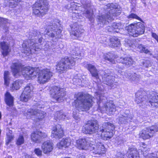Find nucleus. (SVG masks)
<instances>
[{"label":"nucleus","mask_w":158,"mask_h":158,"mask_svg":"<svg viewBox=\"0 0 158 158\" xmlns=\"http://www.w3.org/2000/svg\"><path fill=\"white\" fill-rule=\"evenodd\" d=\"M11 69L15 77H18L23 75L27 80L36 76L39 72L38 81L40 84H44L48 82L52 76V73L49 69H46L40 71L38 68L23 67L19 61L13 63L11 66Z\"/></svg>","instance_id":"nucleus-1"},{"label":"nucleus","mask_w":158,"mask_h":158,"mask_svg":"<svg viewBox=\"0 0 158 158\" xmlns=\"http://www.w3.org/2000/svg\"><path fill=\"white\" fill-rule=\"evenodd\" d=\"M114 126L109 122H105L102 124V128L99 130V125L97 120L89 121L82 128L83 133L87 134H92L98 132V137L104 140H108L110 139L114 134Z\"/></svg>","instance_id":"nucleus-2"},{"label":"nucleus","mask_w":158,"mask_h":158,"mask_svg":"<svg viewBox=\"0 0 158 158\" xmlns=\"http://www.w3.org/2000/svg\"><path fill=\"white\" fill-rule=\"evenodd\" d=\"M92 138L86 139H80L76 140V145L77 148L79 149L87 150L89 149L91 152L95 154H102L106 152L103 143L98 140L94 141Z\"/></svg>","instance_id":"nucleus-3"},{"label":"nucleus","mask_w":158,"mask_h":158,"mask_svg":"<svg viewBox=\"0 0 158 158\" xmlns=\"http://www.w3.org/2000/svg\"><path fill=\"white\" fill-rule=\"evenodd\" d=\"M76 98L72 104L79 111L89 110L94 102V98L87 93L79 92L76 95Z\"/></svg>","instance_id":"nucleus-4"},{"label":"nucleus","mask_w":158,"mask_h":158,"mask_svg":"<svg viewBox=\"0 0 158 158\" xmlns=\"http://www.w3.org/2000/svg\"><path fill=\"white\" fill-rule=\"evenodd\" d=\"M119 7L116 3H109L105 6V12L97 16L98 22L100 23L105 24L114 19V17L119 15L121 13V10Z\"/></svg>","instance_id":"nucleus-5"},{"label":"nucleus","mask_w":158,"mask_h":158,"mask_svg":"<svg viewBox=\"0 0 158 158\" xmlns=\"http://www.w3.org/2000/svg\"><path fill=\"white\" fill-rule=\"evenodd\" d=\"M71 53L73 56L65 57L62 59L56 65V69L57 71L60 73H63L67 69H71L75 65L76 59L79 58L77 57L80 56L81 55L79 51L76 50H73Z\"/></svg>","instance_id":"nucleus-6"},{"label":"nucleus","mask_w":158,"mask_h":158,"mask_svg":"<svg viewBox=\"0 0 158 158\" xmlns=\"http://www.w3.org/2000/svg\"><path fill=\"white\" fill-rule=\"evenodd\" d=\"M96 98L98 105V110L102 113L105 112L107 114H113L116 111L115 106L112 101L107 100L106 97L95 94Z\"/></svg>","instance_id":"nucleus-7"},{"label":"nucleus","mask_w":158,"mask_h":158,"mask_svg":"<svg viewBox=\"0 0 158 158\" xmlns=\"http://www.w3.org/2000/svg\"><path fill=\"white\" fill-rule=\"evenodd\" d=\"M42 106L40 105H35L33 106L32 108L28 109L25 115L27 118H31L35 122L42 120L46 115V113L39 110Z\"/></svg>","instance_id":"nucleus-8"},{"label":"nucleus","mask_w":158,"mask_h":158,"mask_svg":"<svg viewBox=\"0 0 158 158\" xmlns=\"http://www.w3.org/2000/svg\"><path fill=\"white\" fill-rule=\"evenodd\" d=\"M46 31L47 35L54 39L60 38L61 37V30L59 22L51 23L47 27Z\"/></svg>","instance_id":"nucleus-9"},{"label":"nucleus","mask_w":158,"mask_h":158,"mask_svg":"<svg viewBox=\"0 0 158 158\" xmlns=\"http://www.w3.org/2000/svg\"><path fill=\"white\" fill-rule=\"evenodd\" d=\"M125 29L130 35L134 37L143 34L144 32V26L140 22L132 24L126 27Z\"/></svg>","instance_id":"nucleus-10"},{"label":"nucleus","mask_w":158,"mask_h":158,"mask_svg":"<svg viewBox=\"0 0 158 158\" xmlns=\"http://www.w3.org/2000/svg\"><path fill=\"white\" fill-rule=\"evenodd\" d=\"M35 6L33 13L38 16H43L46 14L48 9V4L47 0L38 1Z\"/></svg>","instance_id":"nucleus-11"},{"label":"nucleus","mask_w":158,"mask_h":158,"mask_svg":"<svg viewBox=\"0 0 158 158\" xmlns=\"http://www.w3.org/2000/svg\"><path fill=\"white\" fill-rule=\"evenodd\" d=\"M22 47L24 49L22 52H24L28 56L30 53H36V51L40 49V45H39L37 43H34L29 39L27 42L23 43Z\"/></svg>","instance_id":"nucleus-12"},{"label":"nucleus","mask_w":158,"mask_h":158,"mask_svg":"<svg viewBox=\"0 0 158 158\" xmlns=\"http://www.w3.org/2000/svg\"><path fill=\"white\" fill-rule=\"evenodd\" d=\"M158 131V125H154L143 130L139 133L140 138L144 140L149 139L152 137L154 134Z\"/></svg>","instance_id":"nucleus-13"},{"label":"nucleus","mask_w":158,"mask_h":158,"mask_svg":"<svg viewBox=\"0 0 158 158\" xmlns=\"http://www.w3.org/2000/svg\"><path fill=\"white\" fill-rule=\"evenodd\" d=\"M52 97L56 101L61 102L63 100L66 93L63 88L55 86L50 90Z\"/></svg>","instance_id":"nucleus-14"},{"label":"nucleus","mask_w":158,"mask_h":158,"mask_svg":"<svg viewBox=\"0 0 158 158\" xmlns=\"http://www.w3.org/2000/svg\"><path fill=\"white\" fill-rule=\"evenodd\" d=\"M102 80L103 83L109 86L111 89H114L116 87V83L114 82V77L111 74H104L102 76Z\"/></svg>","instance_id":"nucleus-15"},{"label":"nucleus","mask_w":158,"mask_h":158,"mask_svg":"<svg viewBox=\"0 0 158 158\" xmlns=\"http://www.w3.org/2000/svg\"><path fill=\"white\" fill-rule=\"evenodd\" d=\"M32 90V86L31 85H27L25 87L24 90L20 96L21 101L27 102L31 98V93Z\"/></svg>","instance_id":"nucleus-16"},{"label":"nucleus","mask_w":158,"mask_h":158,"mask_svg":"<svg viewBox=\"0 0 158 158\" xmlns=\"http://www.w3.org/2000/svg\"><path fill=\"white\" fill-rule=\"evenodd\" d=\"M47 136L46 133L38 131L32 133L31 135L32 140L36 143H40L43 139L45 138Z\"/></svg>","instance_id":"nucleus-17"},{"label":"nucleus","mask_w":158,"mask_h":158,"mask_svg":"<svg viewBox=\"0 0 158 158\" xmlns=\"http://www.w3.org/2000/svg\"><path fill=\"white\" fill-rule=\"evenodd\" d=\"M63 135V131L60 125L58 124L53 127L51 135L52 137L59 139L62 137Z\"/></svg>","instance_id":"nucleus-18"},{"label":"nucleus","mask_w":158,"mask_h":158,"mask_svg":"<svg viewBox=\"0 0 158 158\" xmlns=\"http://www.w3.org/2000/svg\"><path fill=\"white\" fill-rule=\"evenodd\" d=\"M84 31L80 29L79 26L75 23L71 28L70 35L72 37L76 39L82 36Z\"/></svg>","instance_id":"nucleus-19"},{"label":"nucleus","mask_w":158,"mask_h":158,"mask_svg":"<svg viewBox=\"0 0 158 158\" xmlns=\"http://www.w3.org/2000/svg\"><path fill=\"white\" fill-rule=\"evenodd\" d=\"M118 73L123 76V78H127L131 81H137L140 77V75L135 73L131 74L130 73H125L120 70L118 71Z\"/></svg>","instance_id":"nucleus-20"},{"label":"nucleus","mask_w":158,"mask_h":158,"mask_svg":"<svg viewBox=\"0 0 158 158\" xmlns=\"http://www.w3.org/2000/svg\"><path fill=\"white\" fill-rule=\"evenodd\" d=\"M85 10L84 13L85 15V16L88 18L89 20L91 22L94 21V15L93 11L91 10L90 4L88 3L84 6Z\"/></svg>","instance_id":"nucleus-21"},{"label":"nucleus","mask_w":158,"mask_h":158,"mask_svg":"<svg viewBox=\"0 0 158 158\" xmlns=\"http://www.w3.org/2000/svg\"><path fill=\"white\" fill-rule=\"evenodd\" d=\"M147 102L151 104L152 106L155 107H158V95L155 93H152L147 97Z\"/></svg>","instance_id":"nucleus-22"},{"label":"nucleus","mask_w":158,"mask_h":158,"mask_svg":"<svg viewBox=\"0 0 158 158\" xmlns=\"http://www.w3.org/2000/svg\"><path fill=\"white\" fill-rule=\"evenodd\" d=\"M144 92L141 91H138L135 94V102L138 104L142 102L143 103H146L147 102V97L144 96Z\"/></svg>","instance_id":"nucleus-23"},{"label":"nucleus","mask_w":158,"mask_h":158,"mask_svg":"<svg viewBox=\"0 0 158 158\" xmlns=\"http://www.w3.org/2000/svg\"><path fill=\"white\" fill-rule=\"evenodd\" d=\"M41 148L44 153H49L53 149V144L49 141H45L42 144Z\"/></svg>","instance_id":"nucleus-24"},{"label":"nucleus","mask_w":158,"mask_h":158,"mask_svg":"<svg viewBox=\"0 0 158 158\" xmlns=\"http://www.w3.org/2000/svg\"><path fill=\"white\" fill-rule=\"evenodd\" d=\"M85 76H81L80 74L74 75L72 79L73 83L77 85H80L81 83H85Z\"/></svg>","instance_id":"nucleus-25"},{"label":"nucleus","mask_w":158,"mask_h":158,"mask_svg":"<svg viewBox=\"0 0 158 158\" xmlns=\"http://www.w3.org/2000/svg\"><path fill=\"white\" fill-rule=\"evenodd\" d=\"M71 140L69 138L63 139L57 144V147L59 149H62L63 148H67L71 144Z\"/></svg>","instance_id":"nucleus-26"},{"label":"nucleus","mask_w":158,"mask_h":158,"mask_svg":"<svg viewBox=\"0 0 158 158\" xmlns=\"http://www.w3.org/2000/svg\"><path fill=\"white\" fill-rule=\"evenodd\" d=\"M0 46L2 50V52L3 55L4 56L7 55L10 51L7 44L3 41L0 43Z\"/></svg>","instance_id":"nucleus-27"},{"label":"nucleus","mask_w":158,"mask_h":158,"mask_svg":"<svg viewBox=\"0 0 158 158\" xmlns=\"http://www.w3.org/2000/svg\"><path fill=\"white\" fill-rule=\"evenodd\" d=\"M87 68L93 77L96 79L99 78L98 71L94 66L90 64H87Z\"/></svg>","instance_id":"nucleus-28"},{"label":"nucleus","mask_w":158,"mask_h":158,"mask_svg":"<svg viewBox=\"0 0 158 158\" xmlns=\"http://www.w3.org/2000/svg\"><path fill=\"white\" fill-rule=\"evenodd\" d=\"M118 62L124 64L128 67L130 66L134 63V60L130 57H121L119 59V61Z\"/></svg>","instance_id":"nucleus-29"},{"label":"nucleus","mask_w":158,"mask_h":158,"mask_svg":"<svg viewBox=\"0 0 158 158\" xmlns=\"http://www.w3.org/2000/svg\"><path fill=\"white\" fill-rule=\"evenodd\" d=\"M124 115H120L117 119V121L119 124H123L125 123L126 122L128 121H131V118L128 117V115L124 114Z\"/></svg>","instance_id":"nucleus-30"},{"label":"nucleus","mask_w":158,"mask_h":158,"mask_svg":"<svg viewBox=\"0 0 158 158\" xmlns=\"http://www.w3.org/2000/svg\"><path fill=\"white\" fill-rule=\"evenodd\" d=\"M122 26L120 23H113L111 27L109 26L108 27V31L110 32L114 31L116 32H119L120 30L122 28Z\"/></svg>","instance_id":"nucleus-31"},{"label":"nucleus","mask_w":158,"mask_h":158,"mask_svg":"<svg viewBox=\"0 0 158 158\" xmlns=\"http://www.w3.org/2000/svg\"><path fill=\"white\" fill-rule=\"evenodd\" d=\"M127 152L128 158H139L138 152L134 148H129Z\"/></svg>","instance_id":"nucleus-32"},{"label":"nucleus","mask_w":158,"mask_h":158,"mask_svg":"<svg viewBox=\"0 0 158 158\" xmlns=\"http://www.w3.org/2000/svg\"><path fill=\"white\" fill-rule=\"evenodd\" d=\"M111 42L110 45L112 47L115 48H119L120 47L121 44L119 40L116 37H112L110 39Z\"/></svg>","instance_id":"nucleus-33"},{"label":"nucleus","mask_w":158,"mask_h":158,"mask_svg":"<svg viewBox=\"0 0 158 158\" xmlns=\"http://www.w3.org/2000/svg\"><path fill=\"white\" fill-rule=\"evenodd\" d=\"M5 102L6 104L10 106H13V98L8 92H7L5 94Z\"/></svg>","instance_id":"nucleus-34"},{"label":"nucleus","mask_w":158,"mask_h":158,"mask_svg":"<svg viewBox=\"0 0 158 158\" xmlns=\"http://www.w3.org/2000/svg\"><path fill=\"white\" fill-rule=\"evenodd\" d=\"M104 58L105 60H108L112 63L114 64L115 63L114 59L116 56L113 53H109L106 54L104 55Z\"/></svg>","instance_id":"nucleus-35"},{"label":"nucleus","mask_w":158,"mask_h":158,"mask_svg":"<svg viewBox=\"0 0 158 158\" xmlns=\"http://www.w3.org/2000/svg\"><path fill=\"white\" fill-rule=\"evenodd\" d=\"M66 118H68L66 117V115L60 112H56L54 115V118L56 121L63 120L65 119Z\"/></svg>","instance_id":"nucleus-36"},{"label":"nucleus","mask_w":158,"mask_h":158,"mask_svg":"<svg viewBox=\"0 0 158 158\" xmlns=\"http://www.w3.org/2000/svg\"><path fill=\"white\" fill-rule=\"evenodd\" d=\"M138 51L141 52H144L145 53H148L150 55H152V53L148 49L146 48L142 44H140L138 45L137 47Z\"/></svg>","instance_id":"nucleus-37"},{"label":"nucleus","mask_w":158,"mask_h":158,"mask_svg":"<svg viewBox=\"0 0 158 158\" xmlns=\"http://www.w3.org/2000/svg\"><path fill=\"white\" fill-rule=\"evenodd\" d=\"M23 82L21 81L17 80L14 82L12 84V88L13 90H18L21 86Z\"/></svg>","instance_id":"nucleus-38"},{"label":"nucleus","mask_w":158,"mask_h":158,"mask_svg":"<svg viewBox=\"0 0 158 158\" xmlns=\"http://www.w3.org/2000/svg\"><path fill=\"white\" fill-rule=\"evenodd\" d=\"M8 2L7 5L11 8H14L17 5V3L20 2L21 0H6Z\"/></svg>","instance_id":"nucleus-39"},{"label":"nucleus","mask_w":158,"mask_h":158,"mask_svg":"<svg viewBox=\"0 0 158 158\" xmlns=\"http://www.w3.org/2000/svg\"><path fill=\"white\" fill-rule=\"evenodd\" d=\"M10 73L8 71H5L4 73V84L6 86H8L9 84Z\"/></svg>","instance_id":"nucleus-40"},{"label":"nucleus","mask_w":158,"mask_h":158,"mask_svg":"<svg viewBox=\"0 0 158 158\" xmlns=\"http://www.w3.org/2000/svg\"><path fill=\"white\" fill-rule=\"evenodd\" d=\"M140 150L142 151V152H143L142 153L144 156H146V154L147 152L146 151L148 150V148L147 145L144 143H142V145L140 146Z\"/></svg>","instance_id":"nucleus-41"},{"label":"nucleus","mask_w":158,"mask_h":158,"mask_svg":"<svg viewBox=\"0 0 158 158\" xmlns=\"http://www.w3.org/2000/svg\"><path fill=\"white\" fill-rule=\"evenodd\" d=\"M24 142V139L23 135H20L17 138L16 144L18 145H20L23 144Z\"/></svg>","instance_id":"nucleus-42"},{"label":"nucleus","mask_w":158,"mask_h":158,"mask_svg":"<svg viewBox=\"0 0 158 158\" xmlns=\"http://www.w3.org/2000/svg\"><path fill=\"white\" fill-rule=\"evenodd\" d=\"M40 35H41L40 32L37 31H34L30 33L29 37L31 39L32 37V36L40 37Z\"/></svg>","instance_id":"nucleus-43"},{"label":"nucleus","mask_w":158,"mask_h":158,"mask_svg":"<svg viewBox=\"0 0 158 158\" xmlns=\"http://www.w3.org/2000/svg\"><path fill=\"white\" fill-rule=\"evenodd\" d=\"M74 110H74L73 112V118L77 122H78V121H80L81 119L79 117V112H76Z\"/></svg>","instance_id":"nucleus-44"},{"label":"nucleus","mask_w":158,"mask_h":158,"mask_svg":"<svg viewBox=\"0 0 158 158\" xmlns=\"http://www.w3.org/2000/svg\"><path fill=\"white\" fill-rule=\"evenodd\" d=\"M128 19H137L139 20L140 18L136 15L134 13H131L127 16Z\"/></svg>","instance_id":"nucleus-45"},{"label":"nucleus","mask_w":158,"mask_h":158,"mask_svg":"<svg viewBox=\"0 0 158 158\" xmlns=\"http://www.w3.org/2000/svg\"><path fill=\"white\" fill-rule=\"evenodd\" d=\"M6 19L0 17V27H4V24L7 22Z\"/></svg>","instance_id":"nucleus-46"},{"label":"nucleus","mask_w":158,"mask_h":158,"mask_svg":"<svg viewBox=\"0 0 158 158\" xmlns=\"http://www.w3.org/2000/svg\"><path fill=\"white\" fill-rule=\"evenodd\" d=\"M7 139L6 141V143L7 144L10 142V141L13 139L14 136L11 134H7Z\"/></svg>","instance_id":"nucleus-47"},{"label":"nucleus","mask_w":158,"mask_h":158,"mask_svg":"<svg viewBox=\"0 0 158 158\" xmlns=\"http://www.w3.org/2000/svg\"><path fill=\"white\" fill-rule=\"evenodd\" d=\"M158 152L157 154L154 153L149 154L145 158H158L157 157Z\"/></svg>","instance_id":"nucleus-48"},{"label":"nucleus","mask_w":158,"mask_h":158,"mask_svg":"<svg viewBox=\"0 0 158 158\" xmlns=\"http://www.w3.org/2000/svg\"><path fill=\"white\" fill-rule=\"evenodd\" d=\"M34 152L38 156H41L42 155V151L39 148H35Z\"/></svg>","instance_id":"nucleus-49"},{"label":"nucleus","mask_w":158,"mask_h":158,"mask_svg":"<svg viewBox=\"0 0 158 158\" xmlns=\"http://www.w3.org/2000/svg\"><path fill=\"white\" fill-rule=\"evenodd\" d=\"M127 43L128 45L129 46L132 48H134L135 47V45L133 44V42L132 41H130L129 40H127Z\"/></svg>","instance_id":"nucleus-50"},{"label":"nucleus","mask_w":158,"mask_h":158,"mask_svg":"<svg viewBox=\"0 0 158 158\" xmlns=\"http://www.w3.org/2000/svg\"><path fill=\"white\" fill-rule=\"evenodd\" d=\"M152 37L155 39L158 43V35L154 33H152Z\"/></svg>","instance_id":"nucleus-51"},{"label":"nucleus","mask_w":158,"mask_h":158,"mask_svg":"<svg viewBox=\"0 0 158 158\" xmlns=\"http://www.w3.org/2000/svg\"><path fill=\"white\" fill-rule=\"evenodd\" d=\"M116 156L117 157V158H124V157H122L123 155L120 152L118 153L116 155Z\"/></svg>","instance_id":"nucleus-52"},{"label":"nucleus","mask_w":158,"mask_h":158,"mask_svg":"<svg viewBox=\"0 0 158 158\" xmlns=\"http://www.w3.org/2000/svg\"><path fill=\"white\" fill-rule=\"evenodd\" d=\"M149 63V61H146V62L145 63H144V65L146 67H148L149 66H150V64H148V65H146V63L148 64V63Z\"/></svg>","instance_id":"nucleus-53"},{"label":"nucleus","mask_w":158,"mask_h":158,"mask_svg":"<svg viewBox=\"0 0 158 158\" xmlns=\"http://www.w3.org/2000/svg\"><path fill=\"white\" fill-rule=\"evenodd\" d=\"M78 158H85V157L84 156H78Z\"/></svg>","instance_id":"nucleus-54"},{"label":"nucleus","mask_w":158,"mask_h":158,"mask_svg":"<svg viewBox=\"0 0 158 158\" xmlns=\"http://www.w3.org/2000/svg\"><path fill=\"white\" fill-rule=\"evenodd\" d=\"M26 158H31V157L30 156L27 155L26 156Z\"/></svg>","instance_id":"nucleus-55"},{"label":"nucleus","mask_w":158,"mask_h":158,"mask_svg":"<svg viewBox=\"0 0 158 158\" xmlns=\"http://www.w3.org/2000/svg\"><path fill=\"white\" fill-rule=\"evenodd\" d=\"M39 41L40 43H41L42 41V39L40 38L39 40Z\"/></svg>","instance_id":"nucleus-56"},{"label":"nucleus","mask_w":158,"mask_h":158,"mask_svg":"<svg viewBox=\"0 0 158 158\" xmlns=\"http://www.w3.org/2000/svg\"><path fill=\"white\" fill-rule=\"evenodd\" d=\"M2 117L1 113L0 112V119Z\"/></svg>","instance_id":"nucleus-57"},{"label":"nucleus","mask_w":158,"mask_h":158,"mask_svg":"<svg viewBox=\"0 0 158 158\" xmlns=\"http://www.w3.org/2000/svg\"><path fill=\"white\" fill-rule=\"evenodd\" d=\"M127 113L128 112H129V110H127Z\"/></svg>","instance_id":"nucleus-58"},{"label":"nucleus","mask_w":158,"mask_h":158,"mask_svg":"<svg viewBox=\"0 0 158 158\" xmlns=\"http://www.w3.org/2000/svg\"><path fill=\"white\" fill-rule=\"evenodd\" d=\"M104 73H105L104 74H106V72H105H105H104Z\"/></svg>","instance_id":"nucleus-59"},{"label":"nucleus","mask_w":158,"mask_h":158,"mask_svg":"<svg viewBox=\"0 0 158 158\" xmlns=\"http://www.w3.org/2000/svg\"><path fill=\"white\" fill-rule=\"evenodd\" d=\"M76 15H77V14H76Z\"/></svg>","instance_id":"nucleus-60"}]
</instances>
